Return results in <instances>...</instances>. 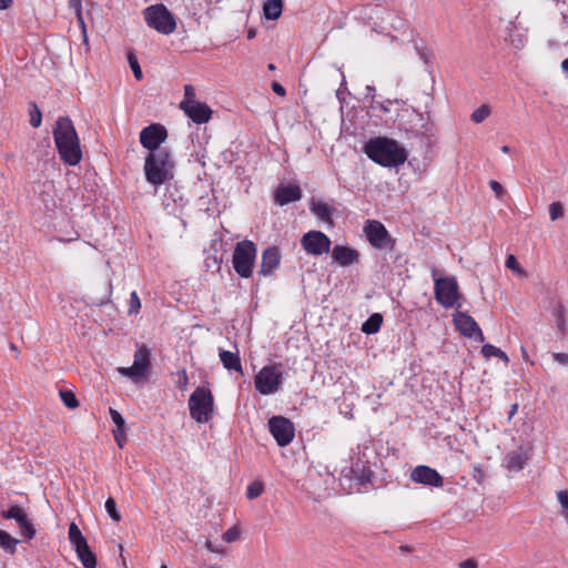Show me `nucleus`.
<instances>
[{"label": "nucleus", "mask_w": 568, "mask_h": 568, "mask_svg": "<svg viewBox=\"0 0 568 568\" xmlns=\"http://www.w3.org/2000/svg\"><path fill=\"white\" fill-rule=\"evenodd\" d=\"M362 151L374 163L384 168H398L408 158L406 149L388 136H376L364 143Z\"/></svg>", "instance_id": "nucleus-1"}, {"label": "nucleus", "mask_w": 568, "mask_h": 568, "mask_svg": "<svg viewBox=\"0 0 568 568\" xmlns=\"http://www.w3.org/2000/svg\"><path fill=\"white\" fill-rule=\"evenodd\" d=\"M53 140L60 159L68 165L74 166L82 160L80 140L69 116H60L53 129Z\"/></svg>", "instance_id": "nucleus-2"}, {"label": "nucleus", "mask_w": 568, "mask_h": 568, "mask_svg": "<svg viewBox=\"0 0 568 568\" xmlns=\"http://www.w3.org/2000/svg\"><path fill=\"white\" fill-rule=\"evenodd\" d=\"M175 162L171 151L148 153L144 159V178L153 186H160L173 180Z\"/></svg>", "instance_id": "nucleus-3"}, {"label": "nucleus", "mask_w": 568, "mask_h": 568, "mask_svg": "<svg viewBox=\"0 0 568 568\" xmlns=\"http://www.w3.org/2000/svg\"><path fill=\"white\" fill-rule=\"evenodd\" d=\"M438 270L434 268L432 272L434 280V295L436 302L446 310H459L462 304L459 300L462 294L456 277L454 276H437Z\"/></svg>", "instance_id": "nucleus-4"}, {"label": "nucleus", "mask_w": 568, "mask_h": 568, "mask_svg": "<svg viewBox=\"0 0 568 568\" xmlns=\"http://www.w3.org/2000/svg\"><path fill=\"white\" fill-rule=\"evenodd\" d=\"M190 416L199 424L209 423L215 412L214 396L210 388L197 386L189 398Z\"/></svg>", "instance_id": "nucleus-5"}, {"label": "nucleus", "mask_w": 568, "mask_h": 568, "mask_svg": "<svg viewBox=\"0 0 568 568\" xmlns=\"http://www.w3.org/2000/svg\"><path fill=\"white\" fill-rule=\"evenodd\" d=\"M257 256V246L251 240H243L235 244L232 264L235 273L242 278H250L253 275Z\"/></svg>", "instance_id": "nucleus-6"}, {"label": "nucleus", "mask_w": 568, "mask_h": 568, "mask_svg": "<svg viewBox=\"0 0 568 568\" xmlns=\"http://www.w3.org/2000/svg\"><path fill=\"white\" fill-rule=\"evenodd\" d=\"M143 18L151 29L162 34H171L176 29L175 16L163 4L156 3L143 10Z\"/></svg>", "instance_id": "nucleus-7"}, {"label": "nucleus", "mask_w": 568, "mask_h": 568, "mask_svg": "<svg viewBox=\"0 0 568 568\" xmlns=\"http://www.w3.org/2000/svg\"><path fill=\"white\" fill-rule=\"evenodd\" d=\"M372 459H376V454L372 448L368 446L357 447V453L352 458L351 473L361 486L366 487L373 484L375 473L372 469Z\"/></svg>", "instance_id": "nucleus-8"}, {"label": "nucleus", "mask_w": 568, "mask_h": 568, "mask_svg": "<svg viewBox=\"0 0 568 568\" xmlns=\"http://www.w3.org/2000/svg\"><path fill=\"white\" fill-rule=\"evenodd\" d=\"M151 369V351L146 345H141L134 353L133 365L130 367H118L120 375L130 378L138 384L146 381Z\"/></svg>", "instance_id": "nucleus-9"}, {"label": "nucleus", "mask_w": 568, "mask_h": 568, "mask_svg": "<svg viewBox=\"0 0 568 568\" xmlns=\"http://www.w3.org/2000/svg\"><path fill=\"white\" fill-rule=\"evenodd\" d=\"M364 233L368 243L376 250H385L393 254L396 252V239H394L385 225L376 220H367Z\"/></svg>", "instance_id": "nucleus-10"}, {"label": "nucleus", "mask_w": 568, "mask_h": 568, "mask_svg": "<svg viewBox=\"0 0 568 568\" xmlns=\"http://www.w3.org/2000/svg\"><path fill=\"white\" fill-rule=\"evenodd\" d=\"M284 373L275 365H266L255 375V389L262 395L276 393L283 382Z\"/></svg>", "instance_id": "nucleus-11"}, {"label": "nucleus", "mask_w": 568, "mask_h": 568, "mask_svg": "<svg viewBox=\"0 0 568 568\" xmlns=\"http://www.w3.org/2000/svg\"><path fill=\"white\" fill-rule=\"evenodd\" d=\"M168 135V130L163 124L151 123L141 130L139 140L141 145L146 149L149 153H153L168 150V148L162 146V144L166 141Z\"/></svg>", "instance_id": "nucleus-12"}, {"label": "nucleus", "mask_w": 568, "mask_h": 568, "mask_svg": "<svg viewBox=\"0 0 568 568\" xmlns=\"http://www.w3.org/2000/svg\"><path fill=\"white\" fill-rule=\"evenodd\" d=\"M268 432L280 447L288 446L295 436L293 422L282 415H274L267 422Z\"/></svg>", "instance_id": "nucleus-13"}, {"label": "nucleus", "mask_w": 568, "mask_h": 568, "mask_svg": "<svg viewBox=\"0 0 568 568\" xmlns=\"http://www.w3.org/2000/svg\"><path fill=\"white\" fill-rule=\"evenodd\" d=\"M303 250L314 256H321L331 251L332 241L322 231H308L301 239Z\"/></svg>", "instance_id": "nucleus-14"}, {"label": "nucleus", "mask_w": 568, "mask_h": 568, "mask_svg": "<svg viewBox=\"0 0 568 568\" xmlns=\"http://www.w3.org/2000/svg\"><path fill=\"white\" fill-rule=\"evenodd\" d=\"M453 323L455 328L464 337L474 338V341L478 343H483L485 341V336L479 325L468 313L456 310L455 314L453 315Z\"/></svg>", "instance_id": "nucleus-15"}, {"label": "nucleus", "mask_w": 568, "mask_h": 568, "mask_svg": "<svg viewBox=\"0 0 568 568\" xmlns=\"http://www.w3.org/2000/svg\"><path fill=\"white\" fill-rule=\"evenodd\" d=\"M412 118V122H415L414 125L410 128H402V124L399 125L400 130H404L406 133L407 139H419L420 142L429 143V136L433 135V126L434 124L429 122V119H425L424 114L420 112H417L416 110H412L409 113Z\"/></svg>", "instance_id": "nucleus-16"}, {"label": "nucleus", "mask_w": 568, "mask_h": 568, "mask_svg": "<svg viewBox=\"0 0 568 568\" xmlns=\"http://www.w3.org/2000/svg\"><path fill=\"white\" fill-rule=\"evenodd\" d=\"M180 108L196 124H205L212 118V109L204 102L196 100H183Z\"/></svg>", "instance_id": "nucleus-17"}, {"label": "nucleus", "mask_w": 568, "mask_h": 568, "mask_svg": "<svg viewBox=\"0 0 568 568\" xmlns=\"http://www.w3.org/2000/svg\"><path fill=\"white\" fill-rule=\"evenodd\" d=\"M410 479L416 483L428 487L440 488L444 486V477L430 466L418 465L410 471Z\"/></svg>", "instance_id": "nucleus-18"}, {"label": "nucleus", "mask_w": 568, "mask_h": 568, "mask_svg": "<svg viewBox=\"0 0 568 568\" xmlns=\"http://www.w3.org/2000/svg\"><path fill=\"white\" fill-rule=\"evenodd\" d=\"M2 517L4 519L16 520L26 539L30 540L36 536V528L33 524L28 519V515L20 506H10L8 510L2 511Z\"/></svg>", "instance_id": "nucleus-19"}, {"label": "nucleus", "mask_w": 568, "mask_h": 568, "mask_svg": "<svg viewBox=\"0 0 568 568\" xmlns=\"http://www.w3.org/2000/svg\"><path fill=\"white\" fill-rule=\"evenodd\" d=\"M281 260V248L276 245L267 246L262 252L258 274L264 277L273 275L274 272L280 267Z\"/></svg>", "instance_id": "nucleus-20"}, {"label": "nucleus", "mask_w": 568, "mask_h": 568, "mask_svg": "<svg viewBox=\"0 0 568 568\" xmlns=\"http://www.w3.org/2000/svg\"><path fill=\"white\" fill-rule=\"evenodd\" d=\"M303 192L295 183H281L274 191V202L280 206L297 202L302 199Z\"/></svg>", "instance_id": "nucleus-21"}, {"label": "nucleus", "mask_w": 568, "mask_h": 568, "mask_svg": "<svg viewBox=\"0 0 568 568\" xmlns=\"http://www.w3.org/2000/svg\"><path fill=\"white\" fill-rule=\"evenodd\" d=\"M359 252L347 245H335L332 250L333 260L341 266L346 267L359 262Z\"/></svg>", "instance_id": "nucleus-22"}, {"label": "nucleus", "mask_w": 568, "mask_h": 568, "mask_svg": "<svg viewBox=\"0 0 568 568\" xmlns=\"http://www.w3.org/2000/svg\"><path fill=\"white\" fill-rule=\"evenodd\" d=\"M310 211L328 226L334 225V214L336 212L334 206H331L322 200H312Z\"/></svg>", "instance_id": "nucleus-23"}, {"label": "nucleus", "mask_w": 568, "mask_h": 568, "mask_svg": "<svg viewBox=\"0 0 568 568\" xmlns=\"http://www.w3.org/2000/svg\"><path fill=\"white\" fill-rule=\"evenodd\" d=\"M527 454L521 449L509 452L503 462V465L510 471H520L527 463Z\"/></svg>", "instance_id": "nucleus-24"}, {"label": "nucleus", "mask_w": 568, "mask_h": 568, "mask_svg": "<svg viewBox=\"0 0 568 568\" xmlns=\"http://www.w3.org/2000/svg\"><path fill=\"white\" fill-rule=\"evenodd\" d=\"M219 356H220V359H221L223 366L227 371L243 373L241 358H240V355L237 352L234 353L231 351L220 349Z\"/></svg>", "instance_id": "nucleus-25"}, {"label": "nucleus", "mask_w": 568, "mask_h": 568, "mask_svg": "<svg viewBox=\"0 0 568 568\" xmlns=\"http://www.w3.org/2000/svg\"><path fill=\"white\" fill-rule=\"evenodd\" d=\"M283 11V0H265L263 14L266 20H277Z\"/></svg>", "instance_id": "nucleus-26"}, {"label": "nucleus", "mask_w": 568, "mask_h": 568, "mask_svg": "<svg viewBox=\"0 0 568 568\" xmlns=\"http://www.w3.org/2000/svg\"><path fill=\"white\" fill-rule=\"evenodd\" d=\"M383 315L381 313H373L362 324V332L366 335L376 334L383 324Z\"/></svg>", "instance_id": "nucleus-27"}, {"label": "nucleus", "mask_w": 568, "mask_h": 568, "mask_svg": "<svg viewBox=\"0 0 568 568\" xmlns=\"http://www.w3.org/2000/svg\"><path fill=\"white\" fill-rule=\"evenodd\" d=\"M68 535L70 544L74 550L78 548H83L84 546L89 545L87 538L83 536L82 531L80 530L75 523H71L69 525Z\"/></svg>", "instance_id": "nucleus-28"}, {"label": "nucleus", "mask_w": 568, "mask_h": 568, "mask_svg": "<svg viewBox=\"0 0 568 568\" xmlns=\"http://www.w3.org/2000/svg\"><path fill=\"white\" fill-rule=\"evenodd\" d=\"M78 559L81 561L84 568H97V556L91 550L90 546L87 545L83 548L75 549Z\"/></svg>", "instance_id": "nucleus-29"}, {"label": "nucleus", "mask_w": 568, "mask_h": 568, "mask_svg": "<svg viewBox=\"0 0 568 568\" xmlns=\"http://www.w3.org/2000/svg\"><path fill=\"white\" fill-rule=\"evenodd\" d=\"M223 246H224V241H223L222 236L217 232H215L213 235V239L211 240V243H210V251L213 252V255L207 256L206 261L212 258L214 264L220 267V264L223 262V257H222V255L217 256V253L223 250Z\"/></svg>", "instance_id": "nucleus-30"}, {"label": "nucleus", "mask_w": 568, "mask_h": 568, "mask_svg": "<svg viewBox=\"0 0 568 568\" xmlns=\"http://www.w3.org/2000/svg\"><path fill=\"white\" fill-rule=\"evenodd\" d=\"M19 540L13 538L6 530L0 529V547L8 554L14 555Z\"/></svg>", "instance_id": "nucleus-31"}, {"label": "nucleus", "mask_w": 568, "mask_h": 568, "mask_svg": "<svg viewBox=\"0 0 568 568\" xmlns=\"http://www.w3.org/2000/svg\"><path fill=\"white\" fill-rule=\"evenodd\" d=\"M481 354L485 358L497 357L505 362L506 364L509 362L508 355L493 344L483 345Z\"/></svg>", "instance_id": "nucleus-32"}, {"label": "nucleus", "mask_w": 568, "mask_h": 568, "mask_svg": "<svg viewBox=\"0 0 568 568\" xmlns=\"http://www.w3.org/2000/svg\"><path fill=\"white\" fill-rule=\"evenodd\" d=\"M43 189L44 190L40 194L41 200L44 203L47 210H52L55 207L54 197L50 194L54 189L53 182L43 183Z\"/></svg>", "instance_id": "nucleus-33"}, {"label": "nucleus", "mask_w": 568, "mask_h": 568, "mask_svg": "<svg viewBox=\"0 0 568 568\" xmlns=\"http://www.w3.org/2000/svg\"><path fill=\"white\" fill-rule=\"evenodd\" d=\"M29 116H30V119H29L30 125L33 129L40 128V125L42 123V112L34 101L29 102Z\"/></svg>", "instance_id": "nucleus-34"}, {"label": "nucleus", "mask_w": 568, "mask_h": 568, "mask_svg": "<svg viewBox=\"0 0 568 568\" xmlns=\"http://www.w3.org/2000/svg\"><path fill=\"white\" fill-rule=\"evenodd\" d=\"M552 315L559 332L564 333L566 329V311L561 303H558L554 310Z\"/></svg>", "instance_id": "nucleus-35"}, {"label": "nucleus", "mask_w": 568, "mask_h": 568, "mask_svg": "<svg viewBox=\"0 0 568 568\" xmlns=\"http://www.w3.org/2000/svg\"><path fill=\"white\" fill-rule=\"evenodd\" d=\"M59 396L67 408L74 409L79 406V400L72 390L61 389L59 390Z\"/></svg>", "instance_id": "nucleus-36"}, {"label": "nucleus", "mask_w": 568, "mask_h": 568, "mask_svg": "<svg viewBox=\"0 0 568 568\" xmlns=\"http://www.w3.org/2000/svg\"><path fill=\"white\" fill-rule=\"evenodd\" d=\"M104 507H105L108 515L110 516V518L113 521L119 523L122 519V516L116 507V501L113 497H109L105 500Z\"/></svg>", "instance_id": "nucleus-37"}, {"label": "nucleus", "mask_w": 568, "mask_h": 568, "mask_svg": "<svg viewBox=\"0 0 568 568\" xmlns=\"http://www.w3.org/2000/svg\"><path fill=\"white\" fill-rule=\"evenodd\" d=\"M109 414H110L111 420L115 425L114 430H118V433L124 434L125 419L122 416V414L114 408H109Z\"/></svg>", "instance_id": "nucleus-38"}, {"label": "nucleus", "mask_w": 568, "mask_h": 568, "mask_svg": "<svg viewBox=\"0 0 568 568\" xmlns=\"http://www.w3.org/2000/svg\"><path fill=\"white\" fill-rule=\"evenodd\" d=\"M264 490V484L260 480H254L247 486L246 497L250 500H253L262 495Z\"/></svg>", "instance_id": "nucleus-39"}, {"label": "nucleus", "mask_w": 568, "mask_h": 568, "mask_svg": "<svg viewBox=\"0 0 568 568\" xmlns=\"http://www.w3.org/2000/svg\"><path fill=\"white\" fill-rule=\"evenodd\" d=\"M128 62H129V65L134 74V78L139 81L142 80L143 73H142L141 67L139 64L136 55L132 51L128 52Z\"/></svg>", "instance_id": "nucleus-40"}, {"label": "nucleus", "mask_w": 568, "mask_h": 568, "mask_svg": "<svg viewBox=\"0 0 568 568\" xmlns=\"http://www.w3.org/2000/svg\"><path fill=\"white\" fill-rule=\"evenodd\" d=\"M490 114V109L487 104H483L477 108L470 115V119L475 123H481Z\"/></svg>", "instance_id": "nucleus-41"}, {"label": "nucleus", "mask_w": 568, "mask_h": 568, "mask_svg": "<svg viewBox=\"0 0 568 568\" xmlns=\"http://www.w3.org/2000/svg\"><path fill=\"white\" fill-rule=\"evenodd\" d=\"M141 310V301L135 291L130 294L128 314L130 316L139 314Z\"/></svg>", "instance_id": "nucleus-42"}, {"label": "nucleus", "mask_w": 568, "mask_h": 568, "mask_svg": "<svg viewBox=\"0 0 568 568\" xmlns=\"http://www.w3.org/2000/svg\"><path fill=\"white\" fill-rule=\"evenodd\" d=\"M549 215L551 221H556L564 216V205L561 202L556 201L549 205Z\"/></svg>", "instance_id": "nucleus-43"}, {"label": "nucleus", "mask_w": 568, "mask_h": 568, "mask_svg": "<svg viewBox=\"0 0 568 568\" xmlns=\"http://www.w3.org/2000/svg\"><path fill=\"white\" fill-rule=\"evenodd\" d=\"M415 51L419 59L425 63L428 64L433 58L432 51L427 47H419L418 44H415Z\"/></svg>", "instance_id": "nucleus-44"}, {"label": "nucleus", "mask_w": 568, "mask_h": 568, "mask_svg": "<svg viewBox=\"0 0 568 568\" xmlns=\"http://www.w3.org/2000/svg\"><path fill=\"white\" fill-rule=\"evenodd\" d=\"M485 477H486V473L485 470L483 469V467L477 464V465H474L473 466V470H471V478L477 483V484H483L484 480H485Z\"/></svg>", "instance_id": "nucleus-45"}, {"label": "nucleus", "mask_w": 568, "mask_h": 568, "mask_svg": "<svg viewBox=\"0 0 568 568\" xmlns=\"http://www.w3.org/2000/svg\"><path fill=\"white\" fill-rule=\"evenodd\" d=\"M240 537V529L236 526L229 528L222 536L223 540L226 542H233L237 540Z\"/></svg>", "instance_id": "nucleus-46"}, {"label": "nucleus", "mask_w": 568, "mask_h": 568, "mask_svg": "<svg viewBox=\"0 0 568 568\" xmlns=\"http://www.w3.org/2000/svg\"><path fill=\"white\" fill-rule=\"evenodd\" d=\"M505 265H506L507 268L513 270L515 272H519V273L523 272L520 266H519V263H518L517 258L513 254H509L507 256Z\"/></svg>", "instance_id": "nucleus-47"}, {"label": "nucleus", "mask_w": 568, "mask_h": 568, "mask_svg": "<svg viewBox=\"0 0 568 568\" xmlns=\"http://www.w3.org/2000/svg\"><path fill=\"white\" fill-rule=\"evenodd\" d=\"M365 90H366V93H365L364 101H368L369 100V106L371 108H375V105H374V103H375V93H376L375 87L374 85H366Z\"/></svg>", "instance_id": "nucleus-48"}, {"label": "nucleus", "mask_w": 568, "mask_h": 568, "mask_svg": "<svg viewBox=\"0 0 568 568\" xmlns=\"http://www.w3.org/2000/svg\"><path fill=\"white\" fill-rule=\"evenodd\" d=\"M489 186L495 192L497 197H501L505 193L504 186L496 180H490Z\"/></svg>", "instance_id": "nucleus-49"}, {"label": "nucleus", "mask_w": 568, "mask_h": 568, "mask_svg": "<svg viewBox=\"0 0 568 568\" xmlns=\"http://www.w3.org/2000/svg\"><path fill=\"white\" fill-rule=\"evenodd\" d=\"M179 388L181 389H185L187 384H189V377H187V374H186V371L185 369H182L180 373H179V378H178V382H176Z\"/></svg>", "instance_id": "nucleus-50"}, {"label": "nucleus", "mask_w": 568, "mask_h": 568, "mask_svg": "<svg viewBox=\"0 0 568 568\" xmlns=\"http://www.w3.org/2000/svg\"><path fill=\"white\" fill-rule=\"evenodd\" d=\"M558 501L564 510H568V491L567 490H560L557 494Z\"/></svg>", "instance_id": "nucleus-51"}, {"label": "nucleus", "mask_w": 568, "mask_h": 568, "mask_svg": "<svg viewBox=\"0 0 568 568\" xmlns=\"http://www.w3.org/2000/svg\"><path fill=\"white\" fill-rule=\"evenodd\" d=\"M70 3H71L72 7H75L77 10H78L79 21L82 24L83 33H84V39L87 40L84 21H83L82 17H81V0H70Z\"/></svg>", "instance_id": "nucleus-52"}, {"label": "nucleus", "mask_w": 568, "mask_h": 568, "mask_svg": "<svg viewBox=\"0 0 568 568\" xmlns=\"http://www.w3.org/2000/svg\"><path fill=\"white\" fill-rule=\"evenodd\" d=\"M552 359L560 365H568V353H552Z\"/></svg>", "instance_id": "nucleus-53"}, {"label": "nucleus", "mask_w": 568, "mask_h": 568, "mask_svg": "<svg viewBox=\"0 0 568 568\" xmlns=\"http://www.w3.org/2000/svg\"><path fill=\"white\" fill-rule=\"evenodd\" d=\"M271 88H272V91L278 95V97H284L286 94V90L285 88L280 83V82H276L274 81L272 84H271Z\"/></svg>", "instance_id": "nucleus-54"}, {"label": "nucleus", "mask_w": 568, "mask_h": 568, "mask_svg": "<svg viewBox=\"0 0 568 568\" xmlns=\"http://www.w3.org/2000/svg\"><path fill=\"white\" fill-rule=\"evenodd\" d=\"M459 568H477V561L475 559H466L459 562Z\"/></svg>", "instance_id": "nucleus-55"}, {"label": "nucleus", "mask_w": 568, "mask_h": 568, "mask_svg": "<svg viewBox=\"0 0 568 568\" xmlns=\"http://www.w3.org/2000/svg\"><path fill=\"white\" fill-rule=\"evenodd\" d=\"M185 100H194V88L191 84L184 87Z\"/></svg>", "instance_id": "nucleus-56"}, {"label": "nucleus", "mask_w": 568, "mask_h": 568, "mask_svg": "<svg viewBox=\"0 0 568 568\" xmlns=\"http://www.w3.org/2000/svg\"><path fill=\"white\" fill-rule=\"evenodd\" d=\"M113 435H114V439H115L116 444L119 445L120 448H122L123 443L125 440V433L121 434V433H118V430H113Z\"/></svg>", "instance_id": "nucleus-57"}, {"label": "nucleus", "mask_w": 568, "mask_h": 568, "mask_svg": "<svg viewBox=\"0 0 568 568\" xmlns=\"http://www.w3.org/2000/svg\"><path fill=\"white\" fill-rule=\"evenodd\" d=\"M392 103H393L392 100L388 99L385 102H376L377 105L375 108H378L383 112L388 113L389 112L388 105Z\"/></svg>", "instance_id": "nucleus-58"}, {"label": "nucleus", "mask_w": 568, "mask_h": 568, "mask_svg": "<svg viewBox=\"0 0 568 568\" xmlns=\"http://www.w3.org/2000/svg\"><path fill=\"white\" fill-rule=\"evenodd\" d=\"M13 0H0V10H7L11 7Z\"/></svg>", "instance_id": "nucleus-59"}, {"label": "nucleus", "mask_w": 568, "mask_h": 568, "mask_svg": "<svg viewBox=\"0 0 568 568\" xmlns=\"http://www.w3.org/2000/svg\"><path fill=\"white\" fill-rule=\"evenodd\" d=\"M518 410V404L515 403L514 405H511L510 407V410L508 413V419L510 420L513 418V416L517 413Z\"/></svg>", "instance_id": "nucleus-60"}, {"label": "nucleus", "mask_w": 568, "mask_h": 568, "mask_svg": "<svg viewBox=\"0 0 568 568\" xmlns=\"http://www.w3.org/2000/svg\"><path fill=\"white\" fill-rule=\"evenodd\" d=\"M560 67H561L562 72H565L566 74H568V58H566V59H564V60L561 61Z\"/></svg>", "instance_id": "nucleus-61"}, {"label": "nucleus", "mask_w": 568, "mask_h": 568, "mask_svg": "<svg viewBox=\"0 0 568 568\" xmlns=\"http://www.w3.org/2000/svg\"><path fill=\"white\" fill-rule=\"evenodd\" d=\"M255 34H256L255 30L254 29H250L247 31V39H250V40L253 39L255 37Z\"/></svg>", "instance_id": "nucleus-62"}, {"label": "nucleus", "mask_w": 568, "mask_h": 568, "mask_svg": "<svg viewBox=\"0 0 568 568\" xmlns=\"http://www.w3.org/2000/svg\"><path fill=\"white\" fill-rule=\"evenodd\" d=\"M520 351H521L523 358H524L525 361H528V354H527L526 348L521 346Z\"/></svg>", "instance_id": "nucleus-63"}, {"label": "nucleus", "mask_w": 568, "mask_h": 568, "mask_svg": "<svg viewBox=\"0 0 568 568\" xmlns=\"http://www.w3.org/2000/svg\"><path fill=\"white\" fill-rule=\"evenodd\" d=\"M399 549H400L403 552H408V551H410V547H409L408 545H402V546L399 547Z\"/></svg>", "instance_id": "nucleus-64"}]
</instances>
